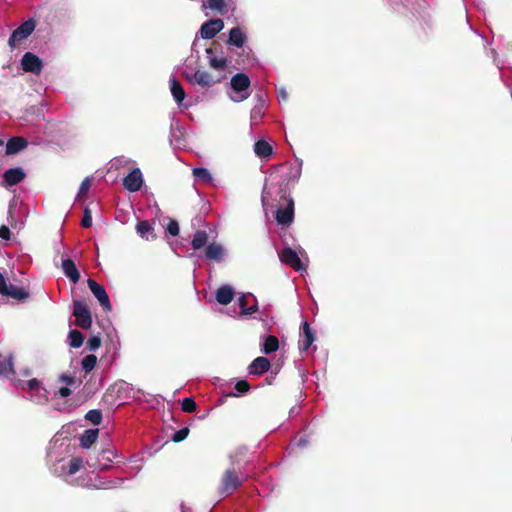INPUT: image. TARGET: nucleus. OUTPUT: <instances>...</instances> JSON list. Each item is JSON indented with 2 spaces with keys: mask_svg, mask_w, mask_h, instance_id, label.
Returning a JSON list of instances; mask_svg holds the SVG:
<instances>
[{
  "mask_svg": "<svg viewBox=\"0 0 512 512\" xmlns=\"http://www.w3.org/2000/svg\"><path fill=\"white\" fill-rule=\"evenodd\" d=\"M277 174L284 176L281 184L278 187V194L279 200H283L285 205L277 209L275 218L279 225L288 226L293 222L294 219V201L287 194L286 188L283 187V185L286 186L290 181H296L300 178L301 163L294 165L285 163L271 168L269 173L271 184H268V180L266 181L261 195V202L265 213H267L268 210V201L274 193L273 181L276 178L275 175Z\"/></svg>",
  "mask_w": 512,
  "mask_h": 512,
  "instance_id": "f257e3e1",
  "label": "nucleus"
},
{
  "mask_svg": "<svg viewBox=\"0 0 512 512\" xmlns=\"http://www.w3.org/2000/svg\"><path fill=\"white\" fill-rule=\"evenodd\" d=\"M234 289L226 285V314L230 317L249 316L257 310V300L251 293L242 294L236 302Z\"/></svg>",
  "mask_w": 512,
  "mask_h": 512,
  "instance_id": "f03ea898",
  "label": "nucleus"
},
{
  "mask_svg": "<svg viewBox=\"0 0 512 512\" xmlns=\"http://www.w3.org/2000/svg\"><path fill=\"white\" fill-rule=\"evenodd\" d=\"M229 97L234 102H242L250 96V79L244 73H237L230 81Z\"/></svg>",
  "mask_w": 512,
  "mask_h": 512,
  "instance_id": "7ed1b4c3",
  "label": "nucleus"
},
{
  "mask_svg": "<svg viewBox=\"0 0 512 512\" xmlns=\"http://www.w3.org/2000/svg\"><path fill=\"white\" fill-rule=\"evenodd\" d=\"M206 58L211 68L224 70V45L220 38L212 40L206 48Z\"/></svg>",
  "mask_w": 512,
  "mask_h": 512,
  "instance_id": "20e7f679",
  "label": "nucleus"
},
{
  "mask_svg": "<svg viewBox=\"0 0 512 512\" xmlns=\"http://www.w3.org/2000/svg\"><path fill=\"white\" fill-rule=\"evenodd\" d=\"M36 24L33 19H29L25 22H23L18 28H16L9 40L8 45L9 47L14 50L17 48L22 41L26 40L35 30Z\"/></svg>",
  "mask_w": 512,
  "mask_h": 512,
  "instance_id": "39448f33",
  "label": "nucleus"
},
{
  "mask_svg": "<svg viewBox=\"0 0 512 512\" xmlns=\"http://www.w3.org/2000/svg\"><path fill=\"white\" fill-rule=\"evenodd\" d=\"M74 324L82 329H90L92 326V315L87 304L80 300L73 301Z\"/></svg>",
  "mask_w": 512,
  "mask_h": 512,
  "instance_id": "423d86ee",
  "label": "nucleus"
},
{
  "mask_svg": "<svg viewBox=\"0 0 512 512\" xmlns=\"http://www.w3.org/2000/svg\"><path fill=\"white\" fill-rule=\"evenodd\" d=\"M0 295L23 301L29 297V292L24 288L8 284L4 275L0 273Z\"/></svg>",
  "mask_w": 512,
  "mask_h": 512,
  "instance_id": "0eeeda50",
  "label": "nucleus"
},
{
  "mask_svg": "<svg viewBox=\"0 0 512 512\" xmlns=\"http://www.w3.org/2000/svg\"><path fill=\"white\" fill-rule=\"evenodd\" d=\"M88 287L92 294L97 298L103 310L106 312L112 311V305L105 288L97 283L95 280L89 278L87 280Z\"/></svg>",
  "mask_w": 512,
  "mask_h": 512,
  "instance_id": "6e6552de",
  "label": "nucleus"
},
{
  "mask_svg": "<svg viewBox=\"0 0 512 512\" xmlns=\"http://www.w3.org/2000/svg\"><path fill=\"white\" fill-rule=\"evenodd\" d=\"M279 257L281 262L293 268L295 271L305 270L303 263L296 251L290 247H285L280 253Z\"/></svg>",
  "mask_w": 512,
  "mask_h": 512,
  "instance_id": "1a4fd4ad",
  "label": "nucleus"
},
{
  "mask_svg": "<svg viewBox=\"0 0 512 512\" xmlns=\"http://www.w3.org/2000/svg\"><path fill=\"white\" fill-rule=\"evenodd\" d=\"M22 69L25 72H30L39 75L43 68L42 60L32 52H26L21 60Z\"/></svg>",
  "mask_w": 512,
  "mask_h": 512,
  "instance_id": "9d476101",
  "label": "nucleus"
},
{
  "mask_svg": "<svg viewBox=\"0 0 512 512\" xmlns=\"http://www.w3.org/2000/svg\"><path fill=\"white\" fill-rule=\"evenodd\" d=\"M224 28L222 19L216 18L204 22L201 25L199 34L203 39L214 38Z\"/></svg>",
  "mask_w": 512,
  "mask_h": 512,
  "instance_id": "9b49d317",
  "label": "nucleus"
},
{
  "mask_svg": "<svg viewBox=\"0 0 512 512\" xmlns=\"http://www.w3.org/2000/svg\"><path fill=\"white\" fill-rule=\"evenodd\" d=\"M143 183L142 173L139 168L133 169L127 176L123 179V186L129 192H136L140 190Z\"/></svg>",
  "mask_w": 512,
  "mask_h": 512,
  "instance_id": "f8f14e48",
  "label": "nucleus"
},
{
  "mask_svg": "<svg viewBox=\"0 0 512 512\" xmlns=\"http://www.w3.org/2000/svg\"><path fill=\"white\" fill-rule=\"evenodd\" d=\"M315 341V334L310 328L309 324L305 321L301 326V334L299 340V350L301 352H307L313 342Z\"/></svg>",
  "mask_w": 512,
  "mask_h": 512,
  "instance_id": "ddd939ff",
  "label": "nucleus"
},
{
  "mask_svg": "<svg viewBox=\"0 0 512 512\" xmlns=\"http://www.w3.org/2000/svg\"><path fill=\"white\" fill-rule=\"evenodd\" d=\"M26 177L25 172L20 167L10 168L3 174V184L5 187H11L22 182Z\"/></svg>",
  "mask_w": 512,
  "mask_h": 512,
  "instance_id": "4468645a",
  "label": "nucleus"
},
{
  "mask_svg": "<svg viewBox=\"0 0 512 512\" xmlns=\"http://www.w3.org/2000/svg\"><path fill=\"white\" fill-rule=\"evenodd\" d=\"M186 79L190 82L194 81L202 87H211L220 81V79H214L210 73L201 70H197L193 75L187 73Z\"/></svg>",
  "mask_w": 512,
  "mask_h": 512,
  "instance_id": "2eb2a0df",
  "label": "nucleus"
},
{
  "mask_svg": "<svg viewBox=\"0 0 512 512\" xmlns=\"http://www.w3.org/2000/svg\"><path fill=\"white\" fill-rule=\"evenodd\" d=\"M246 40V32L241 27H234L229 31L226 44H229L237 48H242L246 43Z\"/></svg>",
  "mask_w": 512,
  "mask_h": 512,
  "instance_id": "dca6fc26",
  "label": "nucleus"
},
{
  "mask_svg": "<svg viewBox=\"0 0 512 512\" xmlns=\"http://www.w3.org/2000/svg\"><path fill=\"white\" fill-rule=\"evenodd\" d=\"M61 267L63 273L71 282L76 284L80 280V272L72 259H62Z\"/></svg>",
  "mask_w": 512,
  "mask_h": 512,
  "instance_id": "f3484780",
  "label": "nucleus"
},
{
  "mask_svg": "<svg viewBox=\"0 0 512 512\" xmlns=\"http://www.w3.org/2000/svg\"><path fill=\"white\" fill-rule=\"evenodd\" d=\"M28 146V141L24 137L15 136L6 143V155H14L24 150Z\"/></svg>",
  "mask_w": 512,
  "mask_h": 512,
  "instance_id": "a211bd4d",
  "label": "nucleus"
},
{
  "mask_svg": "<svg viewBox=\"0 0 512 512\" xmlns=\"http://www.w3.org/2000/svg\"><path fill=\"white\" fill-rule=\"evenodd\" d=\"M253 149L256 156L265 161L269 160L274 152L272 145L264 139L256 141Z\"/></svg>",
  "mask_w": 512,
  "mask_h": 512,
  "instance_id": "6ab92c4d",
  "label": "nucleus"
},
{
  "mask_svg": "<svg viewBox=\"0 0 512 512\" xmlns=\"http://www.w3.org/2000/svg\"><path fill=\"white\" fill-rule=\"evenodd\" d=\"M271 367L270 361L266 357H257L248 367L250 375H261L267 372Z\"/></svg>",
  "mask_w": 512,
  "mask_h": 512,
  "instance_id": "aec40b11",
  "label": "nucleus"
},
{
  "mask_svg": "<svg viewBox=\"0 0 512 512\" xmlns=\"http://www.w3.org/2000/svg\"><path fill=\"white\" fill-rule=\"evenodd\" d=\"M246 479L247 475L231 471L226 472V494L235 491Z\"/></svg>",
  "mask_w": 512,
  "mask_h": 512,
  "instance_id": "412c9836",
  "label": "nucleus"
},
{
  "mask_svg": "<svg viewBox=\"0 0 512 512\" xmlns=\"http://www.w3.org/2000/svg\"><path fill=\"white\" fill-rule=\"evenodd\" d=\"M261 351L264 354H271L276 352L279 348V341L277 337L273 335H265L261 337Z\"/></svg>",
  "mask_w": 512,
  "mask_h": 512,
  "instance_id": "4be33fe9",
  "label": "nucleus"
},
{
  "mask_svg": "<svg viewBox=\"0 0 512 512\" xmlns=\"http://www.w3.org/2000/svg\"><path fill=\"white\" fill-rule=\"evenodd\" d=\"M170 91L174 100L178 104H181L186 97L184 88L182 87L181 83L175 78L170 79Z\"/></svg>",
  "mask_w": 512,
  "mask_h": 512,
  "instance_id": "5701e85b",
  "label": "nucleus"
},
{
  "mask_svg": "<svg viewBox=\"0 0 512 512\" xmlns=\"http://www.w3.org/2000/svg\"><path fill=\"white\" fill-rule=\"evenodd\" d=\"M98 434V429L85 430L82 436L80 437V446L85 449L90 448L96 442Z\"/></svg>",
  "mask_w": 512,
  "mask_h": 512,
  "instance_id": "b1692460",
  "label": "nucleus"
},
{
  "mask_svg": "<svg viewBox=\"0 0 512 512\" xmlns=\"http://www.w3.org/2000/svg\"><path fill=\"white\" fill-rule=\"evenodd\" d=\"M15 374L13 368V361L10 357H4L0 355V376L5 378H11Z\"/></svg>",
  "mask_w": 512,
  "mask_h": 512,
  "instance_id": "393cba45",
  "label": "nucleus"
},
{
  "mask_svg": "<svg viewBox=\"0 0 512 512\" xmlns=\"http://www.w3.org/2000/svg\"><path fill=\"white\" fill-rule=\"evenodd\" d=\"M136 231L143 239L148 240L149 235H151L153 239L156 238V236L153 234L154 228L147 220L139 221L136 225Z\"/></svg>",
  "mask_w": 512,
  "mask_h": 512,
  "instance_id": "a878e982",
  "label": "nucleus"
},
{
  "mask_svg": "<svg viewBox=\"0 0 512 512\" xmlns=\"http://www.w3.org/2000/svg\"><path fill=\"white\" fill-rule=\"evenodd\" d=\"M223 253V248L219 244L211 243L205 249V257L209 260L219 261Z\"/></svg>",
  "mask_w": 512,
  "mask_h": 512,
  "instance_id": "bb28decb",
  "label": "nucleus"
},
{
  "mask_svg": "<svg viewBox=\"0 0 512 512\" xmlns=\"http://www.w3.org/2000/svg\"><path fill=\"white\" fill-rule=\"evenodd\" d=\"M208 241V234L204 230H198L195 232L191 242V246L194 250L203 248Z\"/></svg>",
  "mask_w": 512,
  "mask_h": 512,
  "instance_id": "cd10ccee",
  "label": "nucleus"
},
{
  "mask_svg": "<svg viewBox=\"0 0 512 512\" xmlns=\"http://www.w3.org/2000/svg\"><path fill=\"white\" fill-rule=\"evenodd\" d=\"M250 389V385L246 380H240L234 385V391L226 392V397L233 396L237 397L240 396L246 392H248Z\"/></svg>",
  "mask_w": 512,
  "mask_h": 512,
  "instance_id": "c85d7f7f",
  "label": "nucleus"
},
{
  "mask_svg": "<svg viewBox=\"0 0 512 512\" xmlns=\"http://www.w3.org/2000/svg\"><path fill=\"white\" fill-rule=\"evenodd\" d=\"M70 346L80 348L84 342V336L79 330H71L69 332Z\"/></svg>",
  "mask_w": 512,
  "mask_h": 512,
  "instance_id": "c756f323",
  "label": "nucleus"
},
{
  "mask_svg": "<svg viewBox=\"0 0 512 512\" xmlns=\"http://www.w3.org/2000/svg\"><path fill=\"white\" fill-rule=\"evenodd\" d=\"M83 467V460L80 457H73L68 465L67 470H65L67 475H73L77 473Z\"/></svg>",
  "mask_w": 512,
  "mask_h": 512,
  "instance_id": "7c9ffc66",
  "label": "nucleus"
},
{
  "mask_svg": "<svg viewBox=\"0 0 512 512\" xmlns=\"http://www.w3.org/2000/svg\"><path fill=\"white\" fill-rule=\"evenodd\" d=\"M264 111H263V103L261 102L258 105H255L253 109L251 110V123L252 125H257L263 118Z\"/></svg>",
  "mask_w": 512,
  "mask_h": 512,
  "instance_id": "2f4dec72",
  "label": "nucleus"
},
{
  "mask_svg": "<svg viewBox=\"0 0 512 512\" xmlns=\"http://www.w3.org/2000/svg\"><path fill=\"white\" fill-rule=\"evenodd\" d=\"M97 363V357L93 354H89L82 359V368L86 373L91 372Z\"/></svg>",
  "mask_w": 512,
  "mask_h": 512,
  "instance_id": "473e14b6",
  "label": "nucleus"
},
{
  "mask_svg": "<svg viewBox=\"0 0 512 512\" xmlns=\"http://www.w3.org/2000/svg\"><path fill=\"white\" fill-rule=\"evenodd\" d=\"M181 409L186 413H193L197 409V404L192 397H187L182 400Z\"/></svg>",
  "mask_w": 512,
  "mask_h": 512,
  "instance_id": "72a5a7b5",
  "label": "nucleus"
},
{
  "mask_svg": "<svg viewBox=\"0 0 512 512\" xmlns=\"http://www.w3.org/2000/svg\"><path fill=\"white\" fill-rule=\"evenodd\" d=\"M85 419L94 425H99L102 421V413L98 409H92L87 412Z\"/></svg>",
  "mask_w": 512,
  "mask_h": 512,
  "instance_id": "f704fd0d",
  "label": "nucleus"
},
{
  "mask_svg": "<svg viewBox=\"0 0 512 512\" xmlns=\"http://www.w3.org/2000/svg\"><path fill=\"white\" fill-rule=\"evenodd\" d=\"M193 175L195 176V178L202 180L203 182H209L211 180L210 173L206 168H194Z\"/></svg>",
  "mask_w": 512,
  "mask_h": 512,
  "instance_id": "c9c22d12",
  "label": "nucleus"
},
{
  "mask_svg": "<svg viewBox=\"0 0 512 512\" xmlns=\"http://www.w3.org/2000/svg\"><path fill=\"white\" fill-rule=\"evenodd\" d=\"M101 346V338L97 335L91 336L87 341V349L95 351Z\"/></svg>",
  "mask_w": 512,
  "mask_h": 512,
  "instance_id": "e433bc0d",
  "label": "nucleus"
},
{
  "mask_svg": "<svg viewBox=\"0 0 512 512\" xmlns=\"http://www.w3.org/2000/svg\"><path fill=\"white\" fill-rule=\"evenodd\" d=\"M167 233H169L171 236H177L179 234L180 228L179 224L174 219H169V222L166 227Z\"/></svg>",
  "mask_w": 512,
  "mask_h": 512,
  "instance_id": "4c0bfd02",
  "label": "nucleus"
},
{
  "mask_svg": "<svg viewBox=\"0 0 512 512\" xmlns=\"http://www.w3.org/2000/svg\"><path fill=\"white\" fill-rule=\"evenodd\" d=\"M189 434V428L188 427H184L178 431H176L173 436H172V440L176 443L178 442H181L183 440H185L187 438Z\"/></svg>",
  "mask_w": 512,
  "mask_h": 512,
  "instance_id": "58836bf2",
  "label": "nucleus"
},
{
  "mask_svg": "<svg viewBox=\"0 0 512 512\" xmlns=\"http://www.w3.org/2000/svg\"><path fill=\"white\" fill-rule=\"evenodd\" d=\"M91 185H92L91 179L85 178L80 184L79 191H78V197L81 198V197L85 196L88 193Z\"/></svg>",
  "mask_w": 512,
  "mask_h": 512,
  "instance_id": "ea45409f",
  "label": "nucleus"
},
{
  "mask_svg": "<svg viewBox=\"0 0 512 512\" xmlns=\"http://www.w3.org/2000/svg\"><path fill=\"white\" fill-rule=\"evenodd\" d=\"M60 381L65 383L66 385L74 386V387H78L81 384L80 380H77L75 377H72V376H69L66 374H62L60 376Z\"/></svg>",
  "mask_w": 512,
  "mask_h": 512,
  "instance_id": "a19ab883",
  "label": "nucleus"
},
{
  "mask_svg": "<svg viewBox=\"0 0 512 512\" xmlns=\"http://www.w3.org/2000/svg\"><path fill=\"white\" fill-rule=\"evenodd\" d=\"M207 7L222 12L224 9V0H207Z\"/></svg>",
  "mask_w": 512,
  "mask_h": 512,
  "instance_id": "79ce46f5",
  "label": "nucleus"
},
{
  "mask_svg": "<svg viewBox=\"0 0 512 512\" xmlns=\"http://www.w3.org/2000/svg\"><path fill=\"white\" fill-rule=\"evenodd\" d=\"M81 225L83 228H89L92 225V216L88 208H85L84 210Z\"/></svg>",
  "mask_w": 512,
  "mask_h": 512,
  "instance_id": "37998d69",
  "label": "nucleus"
},
{
  "mask_svg": "<svg viewBox=\"0 0 512 512\" xmlns=\"http://www.w3.org/2000/svg\"><path fill=\"white\" fill-rule=\"evenodd\" d=\"M11 237L10 229L6 225L0 226V238L3 240H9Z\"/></svg>",
  "mask_w": 512,
  "mask_h": 512,
  "instance_id": "c03bdc74",
  "label": "nucleus"
},
{
  "mask_svg": "<svg viewBox=\"0 0 512 512\" xmlns=\"http://www.w3.org/2000/svg\"><path fill=\"white\" fill-rule=\"evenodd\" d=\"M215 299L220 305H224V285L216 290Z\"/></svg>",
  "mask_w": 512,
  "mask_h": 512,
  "instance_id": "a18cd8bd",
  "label": "nucleus"
},
{
  "mask_svg": "<svg viewBox=\"0 0 512 512\" xmlns=\"http://www.w3.org/2000/svg\"><path fill=\"white\" fill-rule=\"evenodd\" d=\"M26 385H27V389H28L29 391H33V390H36V389H38V388H39V386H40V382H39L37 379L33 378V379H30V380L26 383Z\"/></svg>",
  "mask_w": 512,
  "mask_h": 512,
  "instance_id": "49530a36",
  "label": "nucleus"
},
{
  "mask_svg": "<svg viewBox=\"0 0 512 512\" xmlns=\"http://www.w3.org/2000/svg\"><path fill=\"white\" fill-rule=\"evenodd\" d=\"M71 393H72V390H71L70 388H68V387H61V388L59 389V395H60L61 397L66 398V397L70 396V395H71Z\"/></svg>",
  "mask_w": 512,
  "mask_h": 512,
  "instance_id": "de8ad7c7",
  "label": "nucleus"
},
{
  "mask_svg": "<svg viewBox=\"0 0 512 512\" xmlns=\"http://www.w3.org/2000/svg\"><path fill=\"white\" fill-rule=\"evenodd\" d=\"M308 441L305 438H299L294 441L292 445H296L297 447H304L306 446Z\"/></svg>",
  "mask_w": 512,
  "mask_h": 512,
  "instance_id": "09e8293b",
  "label": "nucleus"
},
{
  "mask_svg": "<svg viewBox=\"0 0 512 512\" xmlns=\"http://www.w3.org/2000/svg\"><path fill=\"white\" fill-rule=\"evenodd\" d=\"M278 97H279V101H286L288 98V95H287L286 91L280 90Z\"/></svg>",
  "mask_w": 512,
  "mask_h": 512,
  "instance_id": "8fccbe9b",
  "label": "nucleus"
},
{
  "mask_svg": "<svg viewBox=\"0 0 512 512\" xmlns=\"http://www.w3.org/2000/svg\"><path fill=\"white\" fill-rule=\"evenodd\" d=\"M13 381H14L15 386L22 385V381L21 380H13Z\"/></svg>",
  "mask_w": 512,
  "mask_h": 512,
  "instance_id": "3c124183",
  "label": "nucleus"
},
{
  "mask_svg": "<svg viewBox=\"0 0 512 512\" xmlns=\"http://www.w3.org/2000/svg\"><path fill=\"white\" fill-rule=\"evenodd\" d=\"M225 7H226V12L228 11V9L231 7L230 4L226 1V4H225Z\"/></svg>",
  "mask_w": 512,
  "mask_h": 512,
  "instance_id": "603ef678",
  "label": "nucleus"
},
{
  "mask_svg": "<svg viewBox=\"0 0 512 512\" xmlns=\"http://www.w3.org/2000/svg\"><path fill=\"white\" fill-rule=\"evenodd\" d=\"M223 397H224V393H222V394L220 395V397H219V399H218V402H217V403H220Z\"/></svg>",
  "mask_w": 512,
  "mask_h": 512,
  "instance_id": "864d4df0",
  "label": "nucleus"
},
{
  "mask_svg": "<svg viewBox=\"0 0 512 512\" xmlns=\"http://www.w3.org/2000/svg\"><path fill=\"white\" fill-rule=\"evenodd\" d=\"M4 144V141L2 139H0V146H2Z\"/></svg>",
  "mask_w": 512,
  "mask_h": 512,
  "instance_id": "5fc2aeb1",
  "label": "nucleus"
}]
</instances>
